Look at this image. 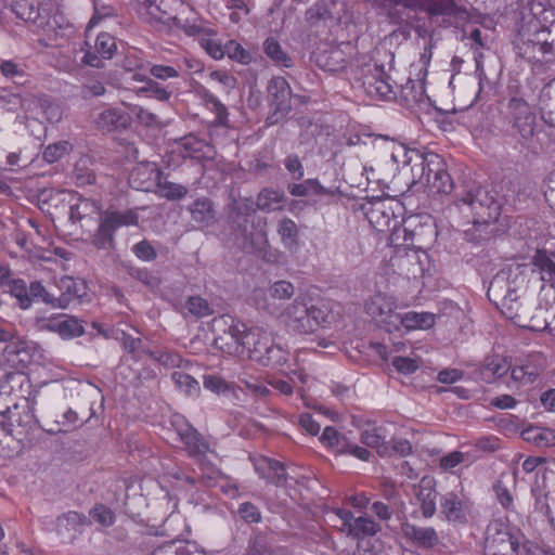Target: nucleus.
<instances>
[{"label":"nucleus","instance_id":"nucleus-48","mask_svg":"<svg viewBox=\"0 0 555 555\" xmlns=\"http://www.w3.org/2000/svg\"><path fill=\"white\" fill-rule=\"evenodd\" d=\"M171 379L176 386L188 396H195L201 390L198 382L186 373L175 372L171 375Z\"/></svg>","mask_w":555,"mask_h":555},{"label":"nucleus","instance_id":"nucleus-36","mask_svg":"<svg viewBox=\"0 0 555 555\" xmlns=\"http://www.w3.org/2000/svg\"><path fill=\"white\" fill-rule=\"evenodd\" d=\"M543 371V364L526 363L512 369V379L522 385L533 384L541 372Z\"/></svg>","mask_w":555,"mask_h":555},{"label":"nucleus","instance_id":"nucleus-33","mask_svg":"<svg viewBox=\"0 0 555 555\" xmlns=\"http://www.w3.org/2000/svg\"><path fill=\"white\" fill-rule=\"evenodd\" d=\"M189 211L192 219L204 225L209 227L215 222L216 211L212 202L207 197L195 199L190 206Z\"/></svg>","mask_w":555,"mask_h":555},{"label":"nucleus","instance_id":"nucleus-11","mask_svg":"<svg viewBox=\"0 0 555 555\" xmlns=\"http://www.w3.org/2000/svg\"><path fill=\"white\" fill-rule=\"evenodd\" d=\"M364 309L367 315L384 325L388 332L399 331L398 302L395 296L378 292L366 300Z\"/></svg>","mask_w":555,"mask_h":555},{"label":"nucleus","instance_id":"nucleus-64","mask_svg":"<svg viewBox=\"0 0 555 555\" xmlns=\"http://www.w3.org/2000/svg\"><path fill=\"white\" fill-rule=\"evenodd\" d=\"M268 467L270 470L268 478L271 480V482L275 483L276 486H283L286 483L287 475L283 464L278 461L269 460Z\"/></svg>","mask_w":555,"mask_h":555},{"label":"nucleus","instance_id":"nucleus-60","mask_svg":"<svg viewBox=\"0 0 555 555\" xmlns=\"http://www.w3.org/2000/svg\"><path fill=\"white\" fill-rule=\"evenodd\" d=\"M248 555H272L271 548L267 537L262 533H257L249 541Z\"/></svg>","mask_w":555,"mask_h":555},{"label":"nucleus","instance_id":"nucleus-14","mask_svg":"<svg viewBox=\"0 0 555 555\" xmlns=\"http://www.w3.org/2000/svg\"><path fill=\"white\" fill-rule=\"evenodd\" d=\"M215 322H222L224 325H228L223 334L215 339L218 348L232 356H244L247 326L242 322H235L230 317H221L219 320H215Z\"/></svg>","mask_w":555,"mask_h":555},{"label":"nucleus","instance_id":"nucleus-41","mask_svg":"<svg viewBox=\"0 0 555 555\" xmlns=\"http://www.w3.org/2000/svg\"><path fill=\"white\" fill-rule=\"evenodd\" d=\"M288 191L293 196L324 195L328 191L322 186L318 180L308 179L302 183H295L288 186Z\"/></svg>","mask_w":555,"mask_h":555},{"label":"nucleus","instance_id":"nucleus-12","mask_svg":"<svg viewBox=\"0 0 555 555\" xmlns=\"http://www.w3.org/2000/svg\"><path fill=\"white\" fill-rule=\"evenodd\" d=\"M518 546V540L504 524L500 521L489 524L486 531L485 555H517Z\"/></svg>","mask_w":555,"mask_h":555},{"label":"nucleus","instance_id":"nucleus-55","mask_svg":"<svg viewBox=\"0 0 555 555\" xmlns=\"http://www.w3.org/2000/svg\"><path fill=\"white\" fill-rule=\"evenodd\" d=\"M89 158L82 157L75 165L74 175L76 182L79 185L92 184L95 181V175L92 170L87 168Z\"/></svg>","mask_w":555,"mask_h":555},{"label":"nucleus","instance_id":"nucleus-46","mask_svg":"<svg viewBox=\"0 0 555 555\" xmlns=\"http://www.w3.org/2000/svg\"><path fill=\"white\" fill-rule=\"evenodd\" d=\"M155 186L159 195L169 201L181 199L188 194L185 186L166 180L163 181L162 178H159V182H157Z\"/></svg>","mask_w":555,"mask_h":555},{"label":"nucleus","instance_id":"nucleus-49","mask_svg":"<svg viewBox=\"0 0 555 555\" xmlns=\"http://www.w3.org/2000/svg\"><path fill=\"white\" fill-rule=\"evenodd\" d=\"M534 266L540 270L542 281L555 286V262L546 255L538 254Z\"/></svg>","mask_w":555,"mask_h":555},{"label":"nucleus","instance_id":"nucleus-40","mask_svg":"<svg viewBox=\"0 0 555 555\" xmlns=\"http://www.w3.org/2000/svg\"><path fill=\"white\" fill-rule=\"evenodd\" d=\"M361 441L370 448L377 450L379 454H385V434L382 427H369L361 433Z\"/></svg>","mask_w":555,"mask_h":555},{"label":"nucleus","instance_id":"nucleus-35","mask_svg":"<svg viewBox=\"0 0 555 555\" xmlns=\"http://www.w3.org/2000/svg\"><path fill=\"white\" fill-rule=\"evenodd\" d=\"M263 52L276 66L286 67V68H289L293 66V59L282 48L280 42L272 37L267 38L264 40Z\"/></svg>","mask_w":555,"mask_h":555},{"label":"nucleus","instance_id":"nucleus-26","mask_svg":"<svg viewBox=\"0 0 555 555\" xmlns=\"http://www.w3.org/2000/svg\"><path fill=\"white\" fill-rule=\"evenodd\" d=\"M398 99L399 102L409 109H414L415 107L426 104L428 101L424 83L421 80L412 79H409L401 86Z\"/></svg>","mask_w":555,"mask_h":555},{"label":"nucleus","instance_id":"nucleus-52","mask_svg":"<svg viewBox=\"0 0 555 555\" xmlns=\"http://www.w3.org/2000/svg\"><path fill=\"white\" fill-rule=\"evenodd\" d=\"M511 370L508 362L502 357H493L489 359L483 369L485 377H501Z\"/></svg>","mask_w":555,"mask_h":555},{"label":"nucleus","instance_id":"nucleus-21","mask_svg":"<svg viewBox=\"0 0 555 555\" xmlns=\"http://www.w3.org/2000/svg\"><path fill=\"white\" fill-rule=\"evenodd\" d=\"M116 49L115 39L107 33L98 35L93 47L86 51L83 62L92 67H102L103 61L113 56Z\"/></svg>","mask_w":555,"mask_h":555},{"label":"nucleus","instance_id":"nucleus-24","mask_svg":"<svg viewBox=\"0 0 555 555\" xmlns=\"http://www.w3.org/2000/svg\"><path fill=\"white\" fill-rule=\"evenodd\" d=\"M440 508L448 521L465 524L469 512V502L454 492H448L441 498Z\"/></svg>","mask_w":555,"mask_h":555},{"label":"nucleus","instance_id":"nucleus-15","mask_svg":"<svg viewBox=\"0 0 555 555\" xmlns=\"http://www.w3.org/2000/svg\"><path fill=\"white\" fill-rule=\"evenodd\" d=\"M268 99L273 113L269 116L271 124L278 122L292 109V89L283 77H273L267 87Z\"/></svg>","mask_w":555,"mask_h":555},{"label":"nucleus","instance_id":"nucleus-30","mask_svg":"<svg viewBox=\"0 0 555 555\" xmlns=\"http://www.w3.org/2000/svg\"><path fill=\"white\" fill-rule=\"evenodd\" d=\"M286 196L282 190L263 188L257 195L256 206L259 210L272 212L284 207Z\"/></svg>","mask_w":555,"mask_h":555},{"label":"nucleus","instance_id":"nucleus-47","mask_svg":"<svg viewBox=\"0 0 555 555\" xmlns=\"http://www.w3.org/2000/svg\"><path fill=\"white\" fill-rule=\"evenodd\" d=\"M199 24L204 27V30L197 35L201 36V46L215 60L222 59L225 54L224 48L221 46L217 38L209 36L208 29L202 23Z\"/></svg>","mask_w":555,"mask_h":555},{"label":"nucleus","instance_id":"nucleus-43","mask_svg":"<svg viewBox=\"0 0 555 555\" xmlns=\"http://www.w3.org/2000/svg\"><path fill=\"white\" fill-rule=\"evenodd\" d=\"M332 12L326 2H317L306 12V21L310 26H319L321 23H325L332 20Z\"/></svg>","mask_w":555,"mask_h":555},{"label":"nucleus","instance_id":"nucleus-7","mask_svg":"<svg viewBox=\"0 0 555 555\" xmlns=\"http://www.w3.org/2000/svg\"><path fill=\"white\" fill-rule=\"evenodd\" d=\"M138 215L127 209L124 211L107 209L100 216V223L93 235V245L98 248L107 249L114 245V233L121 227L134 225L138 223Z\"/></svg>","mask_w":555,"mask_h":555},{"label":"nucleus","instance_id":"nucleus-20","mask_svg":"<svg viewBox=\"0 0 555 555\" xmlns=\"http://www.w3.org/2000/svg\"><path fill=\"white\" fill-rule=\"evenodd\" d=\"M59 194L69 196V219L73 222H82L92 220L95 216L100 215L101 206L98 202L89 198H83L80 195L60 191Z\"/></svg>","mask_w":555,"mask_h":555},{"label":"nucleus","instance_id":"nucleus-57","mask_svg":"<svg viewBox=\"0 0 555 555\" xmlns=\"http://www.w3.org/2000/svg\"><path fill=\"white\" fill-rule=\"evenodd\" d=\"M90 516L102 527H109L115 522L114 512L103 504H96L90 511Z\"/></svg>","mask_w":555,"mask_h":555},{"label":"nucleus","instance_id":"nucleus-45","mask_svg":"<svg viewBox=\"0 0 555 555\" xmlns=\"http://www.w3.org/2000/svg\"><path fill=\"white\" fill-rule=\"evenodd\" d=\"M88 524L86 515L75 511H69L56 518V527L59 530H77L78 528Z\"/></svg>","mask_w":555,"mask_h":555},{"label":"nucleus","instance_id":"nucleus-38","mask_svg":"<svg viewBox=\"0 0 555 555\" xmlns=\"http://www.w3.org/2000/svg\"><path fill=\"white\" fill-rule=\"evenodd\" d=\"M320 440L323 444L331 448L336 453H344L348 448L349 440L340 435L334 427L327 426L324 428Z\"/></svg>","mask_w":555,"mask_h":555},{"label":"nucleus","instance_id":"nucleus-1","mask_svg":"<svg viewBox=\"0 0 555 555\" xmlns=\"http://www.w3.org/2000/svg\"><path fill=\"white\" fill-rule=\"evenodd\" d=\"M524 278L511 268L498 272L488 288V297L501 312L516 325L530 331H542L544 326V310L535 308L532 301H527L519 294Z\"/></svg>","mask_w":555,"mask_h":555},{"label":"nucleus","instance_id":"nucleus-16","mask_svg":"<svg viewBox=\"0 0 555 555\" xmlns=\"http://www.w3.org/2000/svg\"><path fill=\"white\" fill-rule=\"evenodd\" d=\"M172 426L191 456L204 455L209 450L205 439L182 416H173Z\"/></svg>","mask_w":555,"mask_h":555},{"label":"nucleus","instance_id":"nucleus-34","mask_svg":"<svg viewBox=\"0 0 555 555\" xmlns=\"http://www.w3.org/2000/svg\"><path fill=\"white\" fill-rule=\"evenodd\" d=\"M129 121V115L115 107L103 111L98 118L99 127L108 131L117 128H126Z\"/></svg>","mask_w":555,"mask_h":555},{"label":"nucleus","instance_id":"nucleus-58","mask_svg":"<svg viewBox=\"0 0 555 555\" xmlns=\"http://www.w3.org/2000/svg\"><path fill=\"white\" fill-rule=\"evenodd\" d=\"M237 514L247 524H258L262 520L260 509L250 502L241 503Z\"/></svg>","mask_w":555,"mask_h":555},{"label":"nucleus","instance_id":"nucleus-3","mask_svg":"<svg viewBox=\"0 0 555 555\" xmlns=\"http://www.w3.org/2000/svg\"><path fill=\"white\" fill-rule=\"evenodd\" d=\"M390 159L393 164H402L404 175H411V184H420L423 186L427 183V179H436V169L433 163L444 160L436 153H420L415 150H408L404 145L392 144Z\"/></svg>","mask_w":555,"mask_h":555},{"label":"nucleus","instance_id":"nucleus-50","mask_svg":"<svg viewBox=\"0 0 555 555\" xmlns=\"http://www.w3.org/2000/svg\"><path fill=\"white\" fill-rule=\"evenodd\" d=\"M10 293L18 300L22 309H28L31 306V298L29 295V286L21 279L11 281Z\"/></svg>","mask_w":555,"mask_h":555},{"label":"nucleus","instance_id":"nucleus-9","mask_svg":"<svg viewBox=\"0 0 555 555\" xmlns=\"http://www.w3.org/2000/svg\"><path fill=\"white\" fill-rule=\"evenodd\" d=\"M437 237V229L433 222L421 223L413 229H397L391 234V244L404 250L424 251L429 248Z\"/></svg>","mask_w":555,"mask_h":555},{"label":"nucleus","instance_id":"nucleus-53","mask_svg":"<svg viewBox=\"0 0 555 555\" xmlns=\"http://www.w3.org/2000/svg\"><path fill=\"white\" fill-rule=\"evenodd\" d=\"M526 440L533 441L537 446L547 447L555 443L553 433L544 428L527 429L522 433Z\"/></svg>","mask_w":555,"mask_h":555},{"label":"nucleus","instance_id":"nucleus-10","mask_svg":"<svg viewBox=\"0 0 555 555\" xmlns=\"http://www.w3.org/2000/svg\"><path fill=\"white\" fill-rule=\"evenodd\" d=\"M383 9L402 5L406 9L420 10L434 16H459L465 10L457 4V0H373Z\"/></svg>","mask_w":555,"mask_h":555},{"label":"nucleus","instance_id":"nucleus-37","mask_svg":"<svg viewBox=\"0 0 555 555\" xmlns=\"http://www.w3.org/2000/svg\"><path fill=\"white\" fill-rule=\"evenodd\" d=\"M278 234L284 247L293 249L297 245L298 228L289 218H282L278 223Z\"/></svg>","mask_w":555,"mask_h":555},{"label":"nucleus","instance_id":"nucleus-27","mask_svg":"<svg viewBox=\"0 0 555 555\" xmlns=\"http://www.w3.org/2000/svg\"><path fill=\"white\" fill-rule=\"evenodd\" d=\"M162 171L155 164H140L131 172V183L139 190L150 191L159 182Z\"/></svg>","mask_w":555,"mask_h":555},{"label":"nucleus","instance_id":"nucleus-6","mask_svg":"<svg viewBox=\"0 0 555 555\" xmlns=\"http://www.w3.org/2000/svg\"><path fill=\"white\" fill-rule=\"evenodd\" d=\"M461 208L466 206L473 214V223L494 222L500 215L499 203L485 188L475 186L468 190L464 196L456 201Z\"/></svg>","mask_w":555,"mask_h":555},{"label":"nucleus","instance_id":"nucleus-23","mask_svg":"<svg viewBox=\"0 0 555 555\" xmlns=\"http://www.w3.org/2000/svg\"><path fill=\"white\" fill-rule=\"evenodd\" d=\"M40 328L57 333L65 339L78 337L85 333V328L80 322L68 315L43 319L41 320Z\"/></svg>","mask_w":555,"mask_h":555},{"label":"nucleus","instance_id":"nucleus-32","mask_svg":"<svg viewBox=\"0 0 555 555\" xmlns=\"http://www.w3.org/2000/svg\"><path fill=\"white\" fill-rule=\"evenodd\" d=\"M317 65L325 72L338 73L346 67L347 61L344 52L338 48H332L317 53Z\"/></svg>","mask_w":555,"mask_h":555},{"label":"nucleus","instance_id":"nucleus-28","mask_svg":"<svg viewBox=\"0 0 555 555\" xmlns=\"http://www.w3.org/2000/svg\"><path fill=\"white\" fill-rule=\"evenodd\" d=\"M402 530L405 538L420 547L431 548L439 543L438 533L431 527H418L405 524L403 525Z\"/></svg>","mask_w":555,"mask_h":555},{"label":"nucleus","instance_id":"nucleus-51","mask_svg":"<svg viewBox=\"0 0 555 555\" xmlns=\"http://www.w3.org/2000/svg\"><path fill=\"white\" fill-rule=\"evenodd\" d=\"M12 10L15 15L23 21L33 22L39 26L43 24L42 22L38 23V18L40 17L39 11L35 8L34 3L28 0L17 2L13 5Z\"/></svg>","mask_w":555,"mask_h":555},{"label":"nucleus","instance_id":"nucleus-39","mask_svg":"<svg viewBox=\"0 0 555 555\" xmlns=\"http://www.w3.org/2000/svg\"><path fill=\"white\" fill-rule=\"evenodd\" d=\"M288 354L286 349L273 341L268 348V352L259 361V364L278 369L287 362Z\"/></svg>","mask_w":555,"mask_h":555},{"label":"nucleus","instance_id":"nucleus-2","mask_svg":"<svg viewBox=\"0 0 555 555\" xmlns=\"http://www.w3.org/2000/svg\"><path fill=\"white\" fill-rule=\"evenodd\" d=\"M192 12V7L182 0H142L138 5V14L146 23H173L188 35H198L204 27L191 22L189 14Z\"/></svg>","mask_w":555,"mask_h":555},{"label":"nucleus","instance_id":"nucleus-22","mask_svg":"<svg viewBox=\"0 0 555 555\" xmlns=\"http://www.w3.org/2000/svg\"><path fill=\"white\" fill-rule=\"evenodd\" d=\"M272 343L273 337L269 332L260 327L247 328L244 354L247 353L251 360L259 363Z\"/></svg>","mask_w":555,"mask_h":555},{"label":"nucleus","instance_id":"nucleus-25","mask_svg":"<svg viewBox=\"0 0 555 555\" xmlns=\"http://www.w3.org/2000/svg\"><path fill=\"white\" fill-rule=\"evenodd\" d=\"M435 485L436 482L433 477L425 476L415 488L416 502L420 504L425 518H430L436 513L437 492Z\"/></svg>","mask_w":555,"mask_h":555},{"label":"nucleus","instance_id":"nucleus-13","mask_svg":"<svg viewBox=\"0 0 555 555\" xmlns=\"http://www.w3.org/2000/svg\"><path fill=\"white\" fill-rule=\"evenodd\" d=\"M361 82L364 92L372 99L389 100L397 98L389 77L384 68L375 63L366 64L361 69Z\"/></svg>","mask_w":555,"mask_h":555},{"label":"nucleus","instance_id":"nucleus-62","mask_svg":"<svg viewBox=\"0 0 555 555\" xmlns=\"http://www.w3.org/2000/svg\"><path fill=\"white\" fill-rule=\"evenodd\" d=\"M203 385L206 389L218 395L225 393L231 388L230 384L217 375H205L203 378Z\"/></svg>","mask_w":555,"mask_h":555},{"label":"nucleus","instance_id":"nucleus-8","mask_svg":"<svg viewBox=\"0 0 555 555\" xmlns=\"http://www.w3.org/2000/svg\"><path fill=\"white\" fill-rule=\"evenodd\" d=\"M328 518L340 532L354 540H363L380 531V526L367 516L354 517L348 509H333Z\"/></svg>","mask_w":555,"mask_h":555},{"label":"nucleus","instance_id":"nucleus-61","mask_svg":"<svg viewBox=\"0 0 555 555\" xmlns=\"http://www.w3.org/2000/svg\"><path fill=\"white\" fill-rule=\"evenodd\" d=\"M186 306L189 312L197 318L208 317L212 313L208 302L199 296L190 297Z\"/></svg>","mask_w":555,"mask_h":555},{"label":"nucleus","instance_id":"nucleus-4","mask_svg":"<svg viewBox=\"0 0 555 555\" xmlns=\"http://www.w3.org/2000/svg\"><path fill=\"white\" fill-rule=\"evenodd\" d=\"M280 317L289 328L300 334L312 333L325 322L322 309L307 305L300 298L289 304Z\"/></svg>","mask_w":555,"mask_h":555},{"label":"nucleus","instance_id":"nucleus-63","mask_svg":"<svg viewBox=\"0 0 555 555\" xmlns=\"http://www.w3.org/2000/svg\"><path fill=\"white\" fill-rule=\"evenodd\" d=\"M393 367L402 374H412L420 367V360L408 357H395L391 361Z\"/></svg>","mask_w":555,"mask_h":555},{"label":"nucleus","instance_id":"nucleus-42","mask_svg":"<svg viewBox=\"0 0 555 555\" xmlns=\"http://www.w3.org/2000/svg\"><path fill=\"white\" fill-rule=\"evenodd\" d=\"M133 79H138L140 81L144 82V86L139 89L138 92L147 93L149 96L154 98L162 102H167L171 96V91L167 88L163 87L160 83L146 78L141 79L139 78V75H133Z\"/></svg>","mask_w":555,"mask_h":555},{"label":"nucleus","instance_id":"nucleus-59","mask_svg":"<svg viewBox=\"0 0 555 555\" xmlns=\"http://www.w3.org/2000/svg\"><path fill=\"white\" fill-rule=\"evenodd\" d=\"M29 295L33 300L40 299L54 308V293L48 291L40 282L35 281L29 285Z\"/></svg>","mask_w":555,"mask_h":555},{"label":"nucleus","instance_id":"nucleus-56","mask_svg":"<svg viewBox=\"0 0 555 555\" xmlns=\"http://www.w3.org/2000/svg\"><path fill=\"white\" fill-rule=\"evenodd\" d=\"M69 150L70 144L67 141H60L46 147L43 158L48 163L52 164L65 156Z\"/></svg>","mask_w":555,"mask_h":555},{"label":"nucleus","instance_id":"nucleus-44","mask_svg":"<svg viewBox=\"0 0 555 555\" xmlns=\"http://www.w3.org/2000/svg\"><path fill=\"white\" fill-rule=\"evenodd\" d=\"M146 354L168 369L180 367L183 363L182 357L178 352L169 349L147 351Z\"/></svg>","mask_w":555,"mask_h":555},{"label":"nucleus","instance_id":"nucleus-17","mask_svg":"<svg viewBox=\"0 0 555 555\" xmlns=\"http://www.w3.org/2000/svg\"><path fill=\"white\" fill-rule=\"evenodd\" d=\"M55 287L59 294L54 293V308L61 309H65L72 302L82 298L87 289L83 281L72 276H62L57 280Z\"/></svg>","mask_w":555,"mask_h":555},{"label":"nucleus","instance_id":"nucleus-5","mask_svg":"<svg viewBox=\"0 0 555 555\" xmlns=\"http://www.w3.org/2000/svg\"><path fill=\"white\" fill-rule=\"evenodd\" d=\"M507 119L512 135L521 145H528L537 133V116L529 104L519 98H512L507 104Z\"/></svg>","mask_w":555,"mask_h":555},{"label":"nucleus","instance_id":"nucleus-31","mask_svg":"<svg viewBox=\"0 0 555 555\" xmlns=\"http://www.w3.org/2000/svg\"><path fill=\"white\" fill-rule=\"evenodd\" d=\"M436 315L430 312L409 311L399 313V330L404 327L406 331L428 330L435 325Z\"/></svg>","mask_w":555,"mask_h":555},{"label":"nucleus","instance_id":"nucleus-18","mask_svg":"<svg viewBox=\"0 0 555 555\" xmlns=\"http://www.w3.org/2000/svg\"><path fill=\"white\" fill-rule=\"evenodd\" d=\"M295 294L294 285L285 280H280L271 284L264 292L255 293L256 305L267 311L272 312L274 309V300H287Z\"/></svg>","mask_w":555,"mask_h":555},{"label":"nucleus","instance_id":"nucleus-19","mask_svg":"<svg viewBox=\"0 0 555 555\" xmlns=\"http://www.w3.org/2000/svg\"><path fill=\"white\" fill-rule=\"evenodd\" d=\"M253 212V205L247 198L233 199L232 203L229 205V222L232 229L234 231L240 232L245 241L249 240L247 234V222L249 220V217H251ZM250 244L253 246L255 245L253 237L250 238Z\"/></svg>","mask_w":555,"mask_h":555},{"label":"nucleus","instance_id":"nucleus-29","mask_svg":"<svg viewBox=\"0 0 555 555\" xmlns=\"http://www.w3.org/2000/svg\"><path fill=\"white\" fill-rule=\"evenodd\" d=\"M433 167L436 169V179H427L423 186L433 194H449L453 189V181L447 171L446 162L437 159Z\"/></svg>","mask_w":555,"mask_h":555},{"label":"nucleus","instance_id":"nucleus-54","mask_svg":"<svg viewBox=\"0 0 555 555\" xmlns=\"http://www.w3.org/2000/svg\"><path fill=\"white\" fill-rule=\"evenodd\" d=\"M204 101L208 108L216 114L217 121L220 125L225 126L228 122L227 107L219 101L217 96L209 92L204 93Z\"/></svg>","mask_w":555,"mask_h":555}]
</instances>
